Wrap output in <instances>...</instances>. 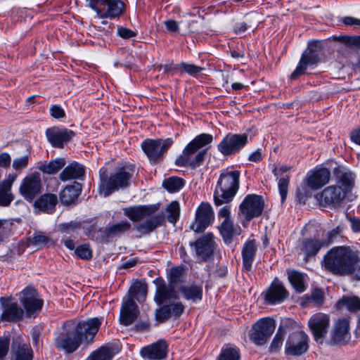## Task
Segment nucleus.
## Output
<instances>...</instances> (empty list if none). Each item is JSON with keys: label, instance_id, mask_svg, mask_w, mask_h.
<instances>
[{"label": "nucleus", "instance_id": "obj_1", "mask_svg": "<svg viewBox=\"0 0 360 360\" xmlns=\"http://www.w3.org/2000/svg\"><path fill=\"white\" fill-rule=\"evenodd\" d=\"M324 266L335 274H352L355 264V255L349 248H332L324 257Z\"/></svg>", "mask_w": 360, "mask_h": 360}, {"label": "nucleus", "instance_id": "obj_2", "mask_svg": "<svg viewBox=\"0 0 360 360\" xmlns=\"http://www.w3.org/2000/svg\"><path fill=\"white\" fill-rule=\"evenodd\" d=\"M213 140L211 134H202L197 136L184 148L182 154L176 159L179 166H190L196 167L204 160L206 150L203 147L210 143Z\"/></svg>", "mask_w": 360, "mask_h": 360}, {"label": "nucleus", "instance_id": "obj_3", "mask_svg": "<svg viewBox=\"0 0 360 360\" xmlns=\"http://www.w3.org/2000/svg\"><path fill=\"white\" fill-rule=\"evenodd\" d=\"M240 175L238 170L226 169L221 172L214 193V200L217 205L232 200L239 188Z\"/></svg>", "mask_w": 360, "mask_h": 360}, {"label": "nucleus", "instance_id": "obj_4", "mask_svg": "<svg viewBox=\"0 0 360 360\" xmlns=\"http://www.w3.org/2000/svg\"><path fill=\"white\" fill-rule=\"evenodd\" d=\"M99 177V193L107 197L115 191L128 187L131 174L122 168L108 176L106 169L101 168Z\"/></svg>", "mask_w": 360, "mask_h": 360}, {"label": "nucleus", "instance_id": "obj_5", "mask_svg": "<svg viewBox=\"0 0 360 360\" xmlns=\"http://www.w3.org/2000/svg\"><path fill=\"white\" fill-rule=\"evenodd\" d=\"M102 319L92 318L86 321H76L74 320L67 321V326L73 329L79 341L89 343L92 342L101 325Z\"/></svg>", "mask_w": 360, "mask_h": 360}, {"label": "nucleus", "instance_id": "obj_6", "mask_svg": "<svg viewBox=\"0 0 360 360\" xmlns=\"http://www.w3.org/2000/svg\"><path fill=\"white\" fill-rule=\"evenodd\" d=\"M322 51V43L320 41L313 40L308 43L307 49L302 53L300 63L292 73V79L305 72L307 66L314 65L320 61L319 55Z\"/></svg>", "mask_w": 360, "mask_h": 360}, {"label": "nucleus", "instance_id": "obj_7", "mask_svg": "<svg viewBox=\"0 0 360 360\" xmlns=\"http://www.w3.org/2000/svg\"><path fill=\"white\" fill-rule=\"evenodd\" d=\"M275 328L276 323L274 319H261L252 326L250 338L257 345H263L268 341Z\"/></svg>", "mask_w": 360, "mask_h": 360}, {"label": "nucleus", "instance_id": "obj_8", "mask_svg": "<svg viewBox=\"0 0 360 360\" xmlns=\"http://www.w3.org/2000/svg\"><path fill=\"white\" fill-rule=\"evenodd\" d=\"M172 143L173 141L169 138L166 139H148L142 143L141 148L150 161L155 163L163 158L164 154Z\"/></svg>", "mask_w": 360, "mask_h": 360}, {"label": "nucleus", "instance_id": "obj_9", "mask_svg": "<svg viewBox=\"0 0 360 360\" xmlns=\"http://www.w3.org/2000/svg\"><path fill=\"white\" fill-rule=\"evenodd\" d=\"M56 347L65 351L67 353H72L80 345L79 338L73 329H70L65 322L63 326V331L55 340Z\"/></svg>", "mask_w": 360, "mask_h": 360}, {"label": "nucleus", "instance_id": "obj_10", "mask_svg": "<svg viewBox=\"0 0 360 360\" xmlns=\"http://www.w3.org/2000/svg\"><path fill=\"white\" fill-rule=\"evenodd\" d=\"M264 206V202L261 196L248 195L240 205V213L249 221L261 215Z\"/></svg>", "mask_w": 360, "mask_h": 360}, {"label": "nucleus", "instance_id": "obj_11", "mask_svg": "<svg viewBox=\"0 0 360 360\" xmlns=\"http://www.w3.org/2000/svg\"><path fill=\"white\" fill-rule=\"evenodd\" d=\"M42 188L41 175L38 172L26 176L19 188L20 194L29 202H32Z\"/></svg>", "mask_w": 360, "mask_h": 360}, {"label": "nucleus", "instance_id": "obj_12", "mask_svg": "<svg viewBox=\"0 0 360 360\" xmlns=\"http://www.w3.org/2000/svg\"><path fill=\"white\" fill-rule=\"evenodd\" d=\"M248 134H227L219 143L218 150L224 155L238 152L248 143Z\"/></svg>", "mask_w": 360, "mask_h": 360}, {"label": "nucleus", "instance_id": "obj_13", "mask_svg": "<svg viewBox=\"0 0 360 360\" xmlns=\"http://www.w3.org/2000/svg\"><path fill=\"white\" fill-rule=\"evenodd\" d=\"M309 338L302 331H297L291 334L285 344V353L291 356H300L309 349Z\"/></svg>", "mask_w": 360, "mask_h": 360}, {"label": "nucleus", "instance_id": "obj_14", "mask_svg": "<svg viewBox=\"0 0 360 360\" xmlns=\"http://www.w3.org/2000/svg\"><path fill=\"white\" fill-rule=\"evenodd\" d=\"M346 193L341 186H330L326 187L321 193L316 195V198L321 205H339L345 198Z\"/></svg>", "mask_w": 360, "mask_h": 360}, {"label": "nucleus", "instance_id": "obj_15", "mask_svg": "<svg viewBox=\"0 0 360 360\" xmlns=\"http://www.w3.org/2000/svg\"><path fill=\"white\" fill-rule=\"evenodd\" d=\"M308 325L317 342H322L323 338L326 335L330 325L329 316L326 314L317 313L309 320Z\"/></svg>", "mask_w": 360, "mask_h": 360}, {"label": "nucleus", "instance_id": "obj_16", "mask_svg": "<svg viewBox=\"0 0 360 360\" xmlns=\"http://www.w3.org/2000/svg\"><path fill=\"white\" fill-rule=\"evenodd\" d=\"M213 219V211L208 203H202L196 211L195 221L191 226L195 232H202L208 226Z\"/></svg>", "mask_w": 360, "mask_h": 360}, {"label": "nucleus", "instance_id": "obj_17", "mask_svg": "<svg viewBox=\"0 0 360 360\" xmlns=\"http://www.w3.org/2000/svg\"><path fill=\"white\" fill-rule=\"evenodd\" d=\"M350 338L349 321L346 319L338 321L331 331L330 344L344 345Z\"/></svg>", "mask_w": 360, "mask_h": 360}, {"label": "nucleus", "instance_id": "obj_18", "mask_svg": "<svg viewBox=\"0 0 360 360\" xmlns=\"http://www.w3.org/2000/svg\"><path fill=\"white\" fill-rule=\"evenodd\" d=\"M139 314L138 307L131 297H124L120 310V321L124 326L131 324L137 318Z\"/></svg>", "mask_w": 360, "mask_h": 360}, {"label": "nucleus", "instance_id": "obj_19", "mask_svg": "<svg viewBox=\"0 0 360 360\" xmlns=\"http://www.w3.org/2000/svg\"><path fill=\"white\" fill-rule=\"evenodd\" d=\"M0 302L3 308L1 320L17 321L22 318L24 311L17 303L11 302V300L6 297H1Z\"/></svg>", "mask_w": 360, "mask_h": 360}, {"label": "nucleus", "instance_id": "obj_20", "mask_svg": "<svg viewBox=\"0 0 360 360\" xmlns=\"http://www.w3.org/2000/svg\"><path fill=\"white\" fill-rule=\"evenodd\" d=\"M46 135L53 147L63 148L64 143L69 141L74 136L75 133L68 129L52 127L46 129Z\"/></svg>", "mask_w": 360, "mask_h": 360}, {"label": "nucleus", "instance_id": "obj_21", "mask_svg": "<svg viewBox=\"0 0 360 360\" xmlns=\"http://www.w3.org/2000/svg\"><path fill=\"white\" fill-rule=\"evenodd\" d=\"M33 352L30 346L25 343L21 337L13 339L11 346V360H32Z\"/></svg>", "mask_w": 360, "mask_h": 360}, {"label": "nucleus", "instance_id": "obj_22", "mask_svg": "<svg viewBox=\"0 0 360 360\" xmlns=\"http://www.w3.org/2000/svg\"><path fill=\"white\" fill-rule=\"evenodd\" d=\"M159 209L158 205H139L124 209V214L133 221H139L152 216Z\"/></svg>", "mask_w": 360, "mask_h": 360}, {"label": "nucleus", "instance_id": "obj_23", "mask_svg": "<svg viewBox=\"0 0 360 360\" xmlns=\"http://www.w3.org/2000/svg\"><path fill=\"white\" fill-rule=\"evenodd\" d=\"M20 299L27 313L39 310L43 305V300L37 297V293L33 288L27 287L22 290Z\"/></svg>", "mask_w": 360, "mask_h": 360}, {"label": "nucleus", "instance_id": "obj_24", "mask_svg": "<svg viewBox=\"0 0 360 360\" xmlns=\"http://www.w3.org/2000/svg\"><path fill=\"white\" fill-rule=\"evenodd\" d=\"M155 283L156 291L154 300L158 304L177 298V292L173 285H167L164 281L160 279H157Z\"/></svg>", "mask_w": 360, "mask_h": 360}, {"label": "nucleus", "instance_id": "obj_25", "mask_svg": "<svg viewBox=\"0 0 360 360\" xmlns=\"http://www.w3.org/2000/svg\"><path fill=\"white\" fill-rule=\"evenodd\" d=\"M195 245L197 255L204 260L213 254L216 248L213 235L210 233L197 240Z\"/></svg>", "mask_w": 360, "mask_h": 360}, {"label": "nucleus", "instance_id": "obj_26", "mask_svg": "<svg viewBox=\"0 0 360 360\" xmlns=\"http://www.w3.org/2000/svg\"><path fill=\"white\" fill-rule=\"evenodd\" d=\"M167 345L163 340L142 348L141 354L149 359H162L167 355Z\"/></svg>", "mask_w": 360, "mask_h": 360}, {"label": "nucleus", "instance_id": "obj_27", "mask_svg": "<svg viewBox=\"0 0 360 360\" xmlns=\"http://www.w3.org/2000/svg\"><path fill=\"white\" fill-rule=\"evenodd\" d=\"M330 177V171L326 168H321L309 175L306 182L310 188L317 190L326 185L329 181Z\"/></svg>", "mask_w": 360, "mask_h": 360}, {"label": "nucleus", "instance_id": "obj_28", "mask_svg": "<svg viewBox=\"0 0 360 360\" xmlns=\"http://www.w3.org/2000/svg\"><path fill=\"white\" fill-rule=\"evenodd\" d=\"M184 307L181 302H172L156 310L158 321L163 322L172 316H179L184 311Z\"/></svg>", "mask_w": 360, "mask_h": 360}, {"label": "nucleus", "instance_id": "obj_29", "mask_svg": "<svg viewBox=\"0 0 360 360\" xmlns=\"http://www.w3.org/2000/svg\"><path fill=\"white\" fill-rule=\"evenodd\" d=\"M15 179V174H9L6 179L0 183V206H8L13 200L11 186Z\"/></svg>", "mask_w": 360, "mask_h": 360}, {"label": "nucleus", "instance_id": "obj_30", "mask_svg": "<svg viewBox=\"0 0 360 360\" xmlns=\"http://www.w3.org/2000/svg\"><path fill=\"white\" fill-rule=\"evenodd\" d=\"M57 202L58 199L56 195L46 193L34 201V206L41 212L50 214L55 211Z\"/></svg>", "mask_w": 360, "mask_h": 360}, {"label": "nucleus", "instance_id": "obj_31", "mask_svg": "<svg viewBox=\"0 0 360 360\" xmlns=\"http://www.w3.org/2000/svg\"><path fill=\"white\" fill-rule=\"evenodd\" d=\"M118 352V347L107 344L94 351L86 360H112Z\"/></svg>", "mask_w": 360, "mask_h": 360}, {"label": "nucleus", "instance_id": "obj_32", "mask_svg": "<svg viewBox=\"0 0 360 360\" xmlns=\"http://www.w3.org/2000/svg\"><path fill=\"white\" fill-rule=\"evenodd\" d=\"M322 247L323 246L320 238L304 239L300 243V254L304 255V260L307 262L309 257L315 256Z\"/></svg>", "mask_w": 360, "mask_h": 360}, {"label": "nucleus", "instance_id": "obj_33", "mask_svg": "<svg viewBox=\"0 0 360 360\" xmlns=\"http://www.w3.org/2000/svg\"><path fill=\"white\" fill-rule=\"evenodd\" d=\"M124 9V4L117 0H107V4L99 11L98 17L101 18H113L120 15Z\"/></svg>", "mask_w": 360, "mask_h": 360}, {"label": "nucleus", "instance_id": "obj_34", "mask_svg": "<svg viewBox=\"0 0 360 360\" xmlns=\"http://www.w3.org/2000/svg\"><path fill=\"white\" fill-rule=\"evenodd\" d=\"M288 296L285 288L278 281H274L266 295V300L272 304L282 302Z\"/></svg>", "mask_w": 360, "mask_h": 360}, {"label": "nucleus", "instance_id": "obj_35", "mask_svg": "<svg viewBox=\"0 0 360 360\" xmlns=\"http://www.w3.org/2000/svg\"><path fill=\"white\" fill-rule=\"evenodd\" d=\"M256 250L257 246L254 240H249L244 245L242 250L243 264V269L247 271L251 269Z\"/></svg>", "mask_w": 360, "mask_h": 360}, {"label": "nucleus", "instance_id": "obj_36", "mask_svg": "<svg viewBox=\"0 0 360 360\" xmlns=\"http://www.w3.org/2000/svg\"><path fill=\"white\" fill-rule=\"evenodd\" d=\"M165 217L162 214H158L152 216L150 218L136 225V230L142 234H147L158 226H160L164 221Z\"/></svg>", "mask_w": 360, "mask_h": 360}, {"label": "nucleus", "instance_id": "obj_37", "mask_svg": "<svg viewBox=\"0 0 360 360\" xmlns=\"http://www.w3.org/2000/svg\"><path fill=\"white\" fill-rule=\"evenodd\" d=\"M81 191V185L79 183H75L73 185L67 186L60 193V202L64 205L71 204L77 200Z\"/></svg>", "mask_w": 360, "mask_h": 360}, {"label": "nucleus", "instance_id": "obj_38", "mask_svg": "<svg viewBox=\"0 0 360 360\" xmlns=\"http://www.w3.org/2000/svg\"><path fill=\"white\" fill-rule=\"evenodd\" d=\"M84 167L77 162H73L68 165L60 173V180L65 181L73 179H79L84 174Z\"/></svg>", "mask_w": 360, "mask_h": 360}, {"label": "nucleus", "instance_id": "obj_39", "mask_svg": "<svg viewBox=\"0 0 360 360\" xmlns=\"http://www.w3.org/2000/svg\"><path fill=\"white\" fill-rule=\"evenodd\" d=\"M338 183L340 184L342 190L347 194L349 192L354 186V176L350 172L336 169L335 171Z\"/></svg>", "mask_w": 360, "mask_h": 360}, {"label": "nucleus", "instance_id": "obj_40", "mask_svg": "<svg viewBox=\"0 0 360 360\" xmlns=\"http://www.w3.org/2000/svg\"><path fill=\"white\" fill-rule=\"evenodd\" d=\"M147 292L146 284L136 281L131 286L126 297H131L133 300L136 298L140 302L145 300Z\"/></svg>", "mask_w": 360, "mask_h": 360}, {"label": "nucleus", "instance_id": "obj_41", "mask_svg": "<svg viewBox=\"0 0 360 360\" xmlns=\"http://www.w3.org/2000/svg\"><path fill=\"white\" fill-rule=\"evenodd\" d=\"M29 240L32 245L37 247L38 248H43L54 245L51 237L41 231L34 232L32 236L29 238Z\"/></svg>", "mask_w": 360, "mask_h": 360}, {"label": "nucleus", "instance_id": "obj_42", "mask_svg": "<svg viewBox=\"0 0 360 360\" xmlns=\"http://www.w3.org/2000/svg\"><path fill=\"white\" fill-rule=\"evenodd\" d=\"M66 162L64 158H57L48 163L40 165L38 169L42 172L48 174H53L57 173L65 165Z\"/></svg>", "mask_w": 360, "mask_h": 360}, {"label": "nucleus", "instance_id": "obj_43", "mask_svg": "<svg viewBox=\"0 0 360 360\" xmlns=\"http://www.w3.org/2000/svg\"><path fill=\"white\" fill-rule=\"evenodd\" d=\"M288 275L291 285L297 292H302L305 290L304 276L302 274L296 271H289Z\"/></svg>", "mask_w": 360, "mask_h": 360}, {"label": "nucleus", "instance_id": "obj_44", "mask_svg": "<svg viewBox=\"0 0 360 360\" xmlns=\"http://www.w3.org/2000/svg\"><path fill=\"white\" fill-rule=\"evenodd\" d=\"M181 290L188 300L195 301L202 299V288L197 285L182 287Z\"/></svg>", "mask_w": 360, "mask_h": 360}, {"label": "nucleus", "instance_id": "obj_45", "mask_svg": "<svg viewBox=\"0 0 360 360\" xmlns=\"http://www.w3.org/2000/svg\"><path fill=\"white\" fill-rule=\"evenodd\" d=\"M337 304L338 306L345 305L351 311L360 310V299L356 296L343 297Z\"/></svg>", "mask_w": 360, "mask_h": 360}, {"label": "nucleus", "instance_id": "obj_46", "mask_svg": "<svg viewBox=\"0 0 360 360\" xmlns=\"http://www.w3.org/2000/svg\"><path fill=\"white\" fill-rule=\"evenodd\" d=\"M167 212V219L170 223L174 224L179 217L180 206L178 202L173 201L169 203L166 208Z\"/></svg>", "mask_w": 360, "mask_h": 360}, {"label": "nucleus", "instance_id": "obj_47", "mask_svg": "<svg viewBox=\"0 0 360 360\" xmlns=\"http://www.w3.org/2000/svg\"><path fill=\"white\" fill-rule=\"evenodd\" d=\"M131 227L129 222L123 221L118 224L112 225L105 229V232L108 236L120 235L127 231Z\"/></svg>", "mask_w": 360, "mask_h": 360}, {"label": "nucleus", "instance_id": "obj_48", "mask_svg": "<svg viewBox=\"0 0 360 360\" xmlns=\"http://www.w3.org/2000/svg\"><path fill=\"white\" fill-rule=\"evenodd\" d=\"M163 186L169 192H176L184 186V180L179 177H170L163 181Z\"/></svg>", "mask_w": 360, "mask_h": 360}, {"label": "nucleus", "instance_id": "obj_49", "mask_svg": "<svg viewBox=\"0 0 360 360\" xmlns=\"http://www.w3.org/2000/svg\"><path fill=\"white\" fill-rule=\"evenodd\" d=\"M342 229L340 227L338 226L330 231H323L321 238H320L323 246H328L330 244H331L340 233Z\"/></svg>", "mask_w": 360, "mask_h": 360}, {"label": "nucleus", "instance_id": "obj_50", "mask_svg": "<svg viewBox=\"0 0 360 360\" xmlns=\"http://www.w3.org/2000/svg\"><path fill=\"white\" fill-rule=\"evenodd\" d=\"M220 231L224 240L226 242H229L236 231L233 228L232 222L229 220L223 221Z\"/></svg>", "mask_w": 360, "mask_h": 360}, {"label": "nucleus", "instance_id": "obj_51", "mask_svg": "<svg viewBox=\"0 0 360 360\" xmlns=\"http://www.w3.org/2000/svg\"><path fill=\"white\" fill-rule=\"evenodd\" d=\"M309 186L307 184L301 185L297 188L296 192V199L299 203L305 204L307 200L311 197V193L309 191Z\"/></svg>", "mask_w": 360, "mask_h": 360}, {"label": "nucleus", "instance_id": "obj_52", "mask_svg": "<svg viewBox=\"0 0 360 360\" xmlns=\"http://www.w3.org/2000/svg\"><path fill=\"white\" fill-rule=\"evenodd\" d=\"M240 354L236 348L226 347L222 349L218 360H239Z\"/></svg>", "mask_w": 360, "mask_h": 360}, {"label": "nucleus", "instance_id": "obj_53", "mask_svg": "<svg viewBox=\"0 0 360 360\" xmlns=\"http://www.w3.org/2000/svg\"><path fill=\"white\" fill-rule=\"evenodd\" d=\"M284 336H285V332H284L283 329H282L281 327H279L278 329V331H277L276 335L274 336V338L270 345V351L271 352H276L281 348V347L283 344Z\"/></svg>", "mask_w": 360, "mask_h": 360}, {"label": "nucleus", "instance_id": "obj_54", "mask_svg": "<svg viewBox=\"0 0 360 360\" xmlns=\"http://www.w3.org/2000/svg\"><path fill=\"white\" fill-rule=\"evenodd\" d=\"M81 227V224L78 222L66 223L60 225V231L65 235H73L76 233Z\"/></svg>", "mask_w": 360, "mask_h": 360}, {"label": "nucleus", "instance_id": "obj_55", "mask_svg": "<svg viewBox=\"0 0 360 360\" xmlns=\"http://www.w3.org/2000/svg\"><path fill=\"white\" fill-rule=\"evenodd\" d=\"M289 185V176H286L285 177L281 178L278 180V186L279 189V193L281 197V202L283 203L287 197L288 188Z\"/></svg>", "mask_w": 360, "mask_h": 360}, {"label": "nucleus", "instance_id": "obj_56", "mask_svg": "<svg viewBox=\"0 0 360 360\" xmlns=\"http://www.w3.org/2000/svg\"><path fill=\"white\" fill-rule=\"evenodd\" d=\"M75 254L84 259H89L92 257L91 250L87 245L78 246L75 250Z\"/></svg>", "mask_w": 360, "mask_h": 360}, {"label": "nucleus", "instance_id": "obj_57", "mask_svg": "<svg viewBox=\"0 0 360 360\" xmlns=\"http://www.w3.org/2000/svg\"><path fill=\"white\" fill-rule=\"evenodd\" d=\"M183 268L180 266L174 267L171 269L169 273V281L171 283L170 284L174 285V283H176L180 281L183 274Z\"/></svg>", "mask_w": 360, "mask_h": 360}, {"label": "nucleus", "instance_id": "obj_58", "mask_svg": "<svg viewBox=\"0 0 360 360\" xmlns=\"http://www.w3.org/2000/svg\"><path fill=\"white\" fill-rule=\"evenodd\" d=\"M28 155H25L20 158H15L13 162V167L15 170H22L27 167L28 165Z\"/></svg>", "mask_w": 360, "mask_h": 360}, {"label": "nucleus", "instance_id": "obj_59", "mask_svg": "<svg viewBox=\"0 0 360 360\" xmlns=\"http://www.w3.org/2000/svg\"><path fill=\"white\" fill-rule=\"evenodd\" d=\"M181 67L183 68V70L185 72H187L191 75H196L203 70V68L201 67L193 64H187L185 63H182L181 64Z\"/></svg>", "mask_w": 360, "mask_h": 360}, {"label": "nucleus", "instance_id": "obj_60", "mask_svg": "<svg viewBox=\"0 0 360 360\" xmlns=\"http://www.w3.org/2000/svg\"><path fill=\"white\" fill-rule=\"evenodd\" d=\"M340 40L349 46H360V35L358 36H342Z\"/></svg>", "mask_w": 360, "mask_h": 360}, {"label": "nucleus", "instance_id": "obj_61", "mask_svg": "<svg viewBox=\"0 0 360 360\" xmlns=\"http://www.w3.org/2000/svg\"><path fill=\"white\" fill-rule=\"evenodd\" d=\"M311 301L316 306H320L323 302V292L320 289H315L311 292Z\"/></svg>", "mask_w": 360, "mask_h": 360}, {"label": "nucleus", "instance_id": "obj_62", "mask_svg": "<svg viewBox=\"0 0 360 360\" xmlns=\"http://www.w3.org/2000/svg\"><path fill=\"white\" fill-rule=\"evenodd\" d=\"M117 34L124 39H128L136 36V32L124 27H117Z\"/></svg>", "mask_w": 360, "mask_h": 360}, {"label": "nucleus", "instance_id": "obj_63", "mask_svg": "<svg viewBox=\"0 0 360 360\" xmlns=\"http://www.w3.org/2000/svg\"><path fill=\"white\" fill-rule=\"evenodd\" d=\"M89 7H91L93 10H94L97 15L99 13V11L103 8V6L107 4V0H86Z\"/></svg>", "mask_w": 360, "mask_h": 360}, {"label": "nucleus", "instance_id": "obj_64", "mask_svg": "<svg viewBox=\"0 0 360 360\" xmlns=\"http://www.w3.org/2000/svg\"><path fill=\"white\" fill-rule=\"evenodd\" d=\"M10 340L6 337L0 338V358L6 355L8 351Z\"/></svg>", "mask_w": 360, "mask_h": 360}]
</instances>
